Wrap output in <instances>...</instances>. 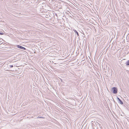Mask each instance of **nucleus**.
Masks as SVG:
<instances>
[{
  "mask_svg": "<svg viewBox=\"0 0 129 129\" xmlns=\"http://www.w3.org/2000/svg\"><path fill=\"white\" fill-rule=\"evenodd\" d=\"M10 68H12L13 67V65H10Z\"/></svg>",
  "mask_w": 129,
  "mask_h": 129,
  "instance_id": "obj_7",
  "label": "nucleus"
},
{
  "mask_svg": "<svg viewBox=\"0 0 129 129\" xmlns=\"http://www.w3.org/2000/svg\"><path fill=\"white\" fill-rule=\"evenodd\" d=\"M73 30L76 33L77 36H79V34H78V32L76 30Z\"/></svg>",
  "mask_w": 129,
  "mask_h": 129,
  "instance_id": "obj_4",
  "label": "nucleus"
},
{
  "mask_svg": "<svg viewBox=\"0 0 129 129\" xmlns=\"http://www.w3.org/2000/svg\"><path fill=\"white\" fill-rule=\"evenodd\" d=\"M17 47L19 48H20V49H24V50L25 49V48L24 47H22L21 46H19V45H17Z\"/></svg>",
  "mask_w": 129,
  "mask_h": 129,
  "instance_id": "obj_3",
  "label": "nucleus"
},
{
  "mask_svg": "<svg viewBox=\"0 0 129 129\" xmlns=\"http://www.w3.org/2000/svg\"><path fill=\"white\" fill-rule=\"evenodd\" d=\"M3 34L1 33H0V35H3Z\"/></svg>",
  "mask_w": 129,
  "mask_h": 129,
  "instance_id": "obj_6",
  "label": "nucleus"
},
{
  "mask_svg": "<svg viewBox=\"0 0 129 129\" xmlns=\"http://www.w3.org/2000/svg\"><path fill=\"white\" fill-rule=\"evenodd\" d=\"M112 90L114 93L115 94L117 93V89L115 87H113L112 88Z\"/></svg>",
  "mask_w": 129,
  "mask_h": 129,
  "instance_id": "obj_1",
  "label": "nucleus"
},
{
  "mask_svg": "<svg viewBox=\"0 0 129 129\" xmlns=\"http://www.w3.org/2000/svg\"><path fill=\"white\" fill-rule=\"evenodd\" d=\"M126 65H129V60L127 61L126 62Z\"/></svg>",
  "mask_w": 129,
  "mask_h": 129,
  "instance_id": "obj_5",
  "label": "nucleus"
},
{
  "mask_svg": "<svg viewBox=\"0 0 129 129\" xmlns=\"http://www.w3.org/2000/svg\"><path fill=\"white\" fill-rule=\"evenodd\" d=\"M41 117H39V118H41Z\"/></svg>",
  "mask_w": 129,
  "mask_h": 129,
  "instance_id": "obj_8",
  "label": "nucleus"
},
{
  "mask_svg": "<svg viewBox=\"0 0 129 129\" xmlns=\"http://www.w3.org/2000/svg\"><path fill=\"white\" fill-rule=\"evenodd\" d=\"M117 99L118 101V102L121 104L122 105L123 104V102L118 98L117 97Z\"/></svg>",
  "mask_w": 129,
  "mask_h": 129,
  "instance_id": "obj_2",
  "label": "nucleus"
}]
</instances>
